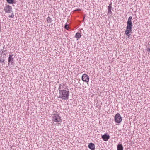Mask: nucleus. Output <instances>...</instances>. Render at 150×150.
<instances>
[{"instance_id":"f257e3e1","label":"nucleus","mask_w":150,"mask_h":150,"mask_svg":"<svg viewBox=\"0 0 150 150\" xmlns=\"http://www.w3.org/2000/svg\"><path fill=\"white\" fill-rule=\"evenodd\" d=\"M58 98L63 100H67L69 99V91L66 90L60 91H59Z\"/></svg>"},{"instance_id":"f03ea898","label":"nucleus","mask_w":150,"mask_h":150,"mask_svg":"<svg viewBox=\"0 0 150 150\" xmlns=\"http://www.w3.org/2000/svg\"><path fill=\"white\" fill-rule=\"evenodd\" d=\"M52 121L58 122H62L61 117L57 113L52 114Z\"/></svg>"},{"instance_id":"7ed1b4c3","label":"nucleus","mask_w":150,"mask_h":150,"mask_svg":"<svg viewBox=\"0 0 150 150\" xmlns=\"http://www.w3.org/2000/svg\"><path fill=\"white\" fill-rule=\"evenodd\" d=\"M132 19V16L129 17L127 22V26L126 27V29H129L130 30H132L133 25L131 21Z\"/></svg>"},{"instance_id":"20e7f679","label":"nucleus","mask_w":150,"mask_h":150,"mask_svg":"<svg viewBox=\"0 0 150 150\" xmlns=\"http://www.w3.org/2000/svg\"><path fill=\"white\" fill-rule=\"evenodd\" d=\"M122 120L120 114L118 113L116 114L115 116V121L116 123H119L121 122Z\"/></svg>"},{"instance_id":"39448f33","label":"nucleus","mask_w":150,"mask_h":150,"mask_svg":"<svg viewBox=\"0 0 150 150\" xmlns=\"http://www.w3.org/2000/svg\"><path fill=\"white\" fill-rule=\"evenodd\" d=\"M13 55H10L8 58V65L9 66H11L14 62V58Z\"/></svg>"},{"instance_id":"423d86ee","label":"nucleus","mask_w":150,"mask_h":150,"mask_svg":"<svg viewBox=\"0 0 150 150\" xmlns=\"http://www.w3.org/2000/svg\"><path fill=\"white\" fill-rule=\"evenodd\" d=\"M4 10L6 13H11L12 12V8L11 6L9 5H7L4 8Z\"/></svg>"},{"instance_id":"0eeeda50","label":"nucleus","mask_w":150,"mask_h":150,"mask_svg":"<svg viewBox=\"0 0 150 150\" xmlns=\"http://www.w3.org/2000/svg\"><path fill=\"white\" fill-rule=\"evenodd\" d=\"M82 80L84 82L88 83L89 81V76L85 74H83L82 76Z\"/></svg>"},{"instance_id":"6e6552de","label":"nucleus","mask_w":150,"mask_h":150,"mask_svg":"<svg viewBox=\"0 0 150 150\" xmlns=\"http://www.w3.org/2000/svg\"><path fill=\"white\" fill-rule=\"evenodd\" d=\"M66 88V87L65 84L62 83V84H60L59 85V87L58 88L59 91H60L65 90Z\"/></svg>"},{"instance_id":"1a4fd4ad","label":"nucleus","mask_w":150,"mask_h":150,"mask_svg":"<svg viewBox=\"0 0 150 150\" xmlns=\"http://www.w3.org/2000/svg\"><path fill=\"white\" fill-rule=\"evenodd\" d=\"M102 138L104 141H107L110 139V136L108 135L105 134L102 136Z\"/></svg>"},{"instance_id":"9d476101","label":"nucleus","mask_w":150,"mask_h":150,"mask_svg":"<svg viewBox=\"0 0 150 150\" xmlns=\"http://www.w3.org/2000/svg\"><path fill=\"white\" fill-rule=\"evenodd\" d=\"M6 53H3V56H1L0 58V62L1 63H3L4 62L5 60V59H4V58L6 57Z\"/></svg>"},{"instance_id":"9b49d317","label":"nucleus","mask_w":150,"mask_h":150,"mask_svg":"<svg viewBox=\"0 0 150 150\" xmlns=\"http://www.w3.org/2000/svg\"><path fill=\"white\" fill-rule=\"evenodd\" d=\"M88 147L91 150H94L95 149V146L94 144L92 143L89 144L88 145Z\"/></svg>"},{"instance_id":"f8f14e48","label":"nucleus","mask_w":150,"mask_h":150,"mask_svg":"<svg viewBox=\"0 0 150 150\" xmlns=\"http://www.w3.org/2000/svg\"><path fill=\"white\" fill-rule=\"evenodd\" d=\"M132 31V30H130L129 29H126L125 32V34L127 35L129 37L130 35V34H129V33H131Z\"/></svg>"},{"instance_id":"ddd939ff","label":"nucleus","mask_w":150,"mask_h":150,"mask_svg":"<svg viewBox=\"0 0 150 150\" xmlns=\"http://www.w3.org/2000/svg\"><path fill=\"white\" fill-rule=\"evenodd\" d=\"M117 150H123V147L122 144H118L117 145Z\"/></svg>"},{"instance_id":"4468645a","label":"nucleus","mask_w":150,"mask_h":150,"mask_svg":"<svg viewBox=\"0 0 150 150\" xmlns=\"http://www.w3.org/2000/svg\"><path fill=\"white\" fill-rule=\"evenodd\" d=\"M81 37V35L80 33L79 32L77 33L75 36V37L77 38V40H78L79 38H80Z\"/></svg>"},{"instance_id":"2eb2a0df","label":"nucleus","mask_w":150,"mask_h":150,"mask_svg":"<svg viewBox=\"0 0 150 150\" xmlns=\"http://www.w3.org/2000/svg\"><path fill=\"white\" fill-rule=\"evenodd\" d=\"M112 7L111 6H108V13L109 14H111L112 12L111 11V9Z\"/></svg>"},{"instance_id":"dca6fc26","label":"nucleus","mask_w":150,"mask_h":150,"mask_svg":"<svg viewBox=\"0 0 150 150\" xmlns=\"http://www.w3.org/2000/svg\"><path fill=\"white\" fill-rule=\"evenodd\" d=\"M47 23H51L52 21V18L49 17L47 18Z\"/></svg>"},{"instance_id":"f3484780","label":"nucleus","mask_w":150,"mask_h":150,"mask_svg":"<svg viewBox=\"0 0 150 150\" xmlns=\"http://www.w3.org/2000/svg\"><path fill=\"white\" fill-rule=\"evenodd\" d=\"M7 51V50H3V51H2V52H1V51H0V52L1 53V56H3V53H6Z\"/></svg>"},{"instance_id":"a211bd4d","label":"nucleus","mask_w":150,"mask_h":150,"mask_svg":"<svg viewBox=\"0 0 150 150\" xmlns=\"http://www.w3.org/2000/svg\"><path fill=\"white\" fill-rule=\"evenodd\" d=\"M6 1L9 4H12L13 3H15L14 2V0H6Z\"/></svg>"},{"instance_id":"6ab92c4d","label":"nucleus","mask_w":150,"mask_h":150,"mask_svg":"<svg viewBox=\"0 0 150 150\" xmlns=\"http://www.w3.org/2000/svg\"><path fill=\"white\" fill-rule=\"evenodd\" d=\"M64 28L67 30H68V28H69L68 24L67 23H66L65 25Z\"/></svg>"},{"instance_id":"aec40b11","label":"nucleus","mask_w":150,"mask_h":150,"mask_svg":"<svg viewBox=\"0 0 150 150\" xmlns=\"http://www.w3.org/2000/svg\"><path fill=\"white\" fill-rule=\"evenodd\" d=\"M9 17H10L11 18H13L14 17V15L13 14V12L11 15H10L8 16Z\"/></svg>"},{"instance_id":"412c9836","label":"nucleus","mask_w":150,"mask_h":150,"mask_svg":"<svg viewBox=\"0 0 150 150\" xmlns=\"http://www.w3.org/2000/svg\"><path fill=\"white\" fill-rule=\"evenodd\" d=\"M147 52H150V48H149L147 49Z\"/></svg>"},{"instance_id":"4be33fe9","label":"nucleus","mask_w":150,"mask_h":150,"mask_svg":"<svg viewBox=\"0 0 150 150\" xmlns=\"http://www.w3.org/2000/svg\"><path fill=\"white\" fill-rule=\"evenodd\" d=\"M81 10L80 9H76L74 11H80Z\"/></svg>"},{"instance_id":"5701e85b","label":"nucleus","mask_w":150,"mask_h":150,"mask_svg":"<svg viewBox=\"0 0 150 150\" xmlns=\"http://www.w3.org/2000/svg\"><path fill=\"white\" fill-rule=\"evenodd\" d=\"M5 45H4V46L3 47V49H1V52H2V51H3V50H4V47H5Z\"/></svg>"},{"instance_id":"b1692460","label":"nucleus","mask_w":150,"mask_h":150,"mask_svg":"<svg viewBox=\"0 0 150 150\" xmlns=\"http://www.w3.org/2000/svg\"><path fill=\"white\" fill-rule=\"evenodd\" d=\"M112 5V3L110 2V4L109 5V6H111V5Z\"/></svg>"},{"instance_id":"393cba45","label":"nucleus","mask_w":150,"mask_h":150,"mask_svg":"<svg viewBox=\"0 0 150 150\" xmlns=\"http://www.w3.org/2000/svg\"><path fill=\"white\" fill-rule=\"evenodd\" d=\"M85 16H84V17H83V21L85 19Z\"/></svg>"}]
</instances>
